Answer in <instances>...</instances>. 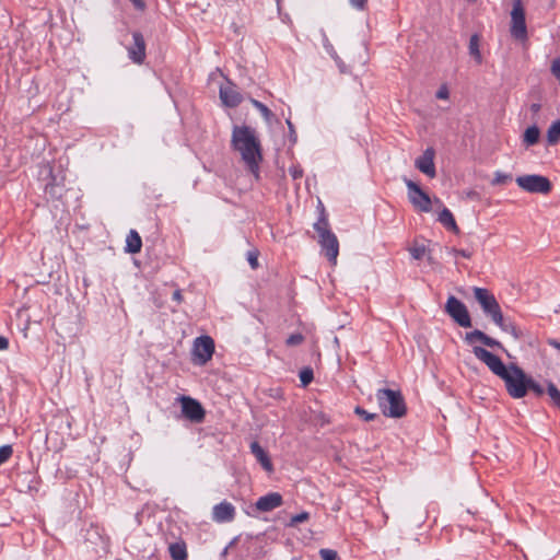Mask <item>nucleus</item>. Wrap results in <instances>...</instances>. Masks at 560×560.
<instances>
[{
  "label": "nucleus",
  "instance_id": "nucleus-1",
  "mask_svg": "<svg viewBox=\"0 0 560 560\" xmlns=\"http://www.w3.org/2000/svg\"><path fill=\"white\" fill-rule=\"evenodd\" d=\"M472 353L504 382L506 393L512 398L520 399L526 396L528 375L522 368L515 363L505 365L498 355L479 346L472 348Z\"/></svg>",
  "mask_w": 560,
  "mask_h": 560
},
{
  "label": "nucleus",
  "instance_id": "nucleus-2",
  "mask_svg": "<svg viewBox=\"0 0 560 560\" xmlns=\"http://www.w3.org/2000/svg\"><path fill=\"white\" fill-rule=\"evenodd\" d=\"M231 145L235 151L240 152L248 170L256 173L259 168V162L262 160V154L255 129L246 125L234 126Z\"/></svg>",
  "mask_w": 560,
  "mask_h": 560
},
{
  "label": "nucleus",
  "instance_id": "nucleus-3",
  "mask_svg": "<svg viewBox=\"0 0 560 560\" xmlns=\"http://www.w3.org/2000/svg\"><path fill=\"white\" fill-rule=\"evenodd\" d=\"M320 215L317 222L314 223V230L318 233V242L325 250V255L329 261L336 264L339 254V242L337 236L331 232L325 209L319 202Z\"/></svg>",
  "mask_w": 560,
  "mask_h": 560
},
{
  "label": "nucleus",
  "instance_id": "nucleus-4",
  "mask_svg": "<svg viewBox=\"0 0 560 560\" xmlns=\"http://www.w3.org/2000/svg\"><path fill=\"white\" fill-rule=\"evenodd\" d=\"M376 399L383 415L389 418H401L407 412L405 399L399 390L381 388L376 392Z\"/></svg>",
  "mask_w": 560,
  "mask_h": 560
},
{
  "label": "nucleus",
  "instance_id": "nucleus-5",
  "mask_svg": "<svg viewBox=\"0 0 560 560\" xmlns=\"http://www.w3.org/2000/svg\"><path fill=\"white\" fill-rule=\"evenodd\" d=\"M515 182L520 188L530 194L547 195L552 189L551 182L542 175H522L517 176Z\"/></svg>",
  "mask_w": 560,
  "mask_h": 560
},
{
  "label": "nucleus",
  "instance_id": "nucleus-6",
  "mask_svg": "<svg viewBox=\"0 0 560 560\" xmlns=\"http://www.w3.org/2000/svg\"><path fill=\"white\" fill-rule=\"evenodd\" d=\"M404 183L408 188V199L410 203L421 212H430L432 209V201L429 195L423 191L419 184L409 178L405 177Z\"/></svg>",
  "mask_w": 560,
  "mask_h": 560
},
{
  "label": "nucleus",
  "instance_id": "nucleus-7",
  "mask_svg": "<svg viewBox=\"0 0 560 560\" xmlns=\"http://www.w3.org/2000/svg\"><path fill=\"white\" fill-rule=\"evenodd\" d=\"M445 312L451 316V318L457 323L459 326L468 328L471 326V318L468 313L466 305L455 298L454 295H450L446 304Z\"/></svg>",
  "mask_w": 560,
  "mask_h": 560
},
{
  "label": "nucleus",
  "instance_id": "nucleus-8",
  "mask_svg": "<svg viewBox=\"0 0 560 560\" xmlns=\"http://www.w3.org/2000/svg\"><path fill=\"white\" fill-rule=\"evenodd\" d=\"M214 353V341L210 336L197 337L194 341L192 361L195 364L203 365L211 360Z\"/></svg>",
  "mask_w": 560,
  "mask_h": 560
},
{
  "label": "nucleus",
  "instance_id": "nucleus-9",
  "mask_svg": "<svg viewBox=\"0 0 560 560\" xmlns=\"http://www.w3.org/2000/svg\"><path fill=\"white\" fill-rule=\"evenodd\" d=\"M511 35L520 40L527 38V28L525 22V12L521 0H516L511 12Z\"/></svg>",
  "mask_w": 560,
  "mask_h": 560
},
{
  "label": "nucleus",
  "instance_id": "nucleus-10",
  "mask_svg": "<svg viewBox=\"0 0 560 560\" xmlns=\"http://www.w3.org/2000/svg\"><path fill=\"white\" fill-rule=\"evenodd\" d=\"M182 401V412L185 418L190 420L194 423H200L203 421L206 412L201 404L191 398L183 396L180 398Z\"/></svg>",
  "mask_w": 560,
  "mask_h": 560
},
{
  "label": "nucleus",
  "instance_id": "nucleus-11",
  "mask_svg": "<svg viewBox=\"0 0 560 560\" xmlns=\"http://www.w3.org/2000/svg\"><path fill=\"white\" fill-rule=\"evenodd\" d=\"M472 291L476 301L487 317L500 307L495 296L488 289L475 287Z\"/></svg>",
  "mask_w": 560,
  "mask_h": 560
},
{
  "label": "nucleus",
  "instance_id": "nucleus-12",
  "mask_svg": "<svg viewBox=\"0 0 560 560\" xmlns=\"http://www.w3.org/2000/svg\"><path fill=\"white\" fill-rule=\"evenodd\" d=\"M129 59L137 65L145 60V40L143 35L136 31L132 33V44L127 47Z\"/></svg>",
  "mask_w": 560,
  "mask_h": 560
},
{
  "label": "nucleus",
  "instance_id": "nucleus-13",
  "mask_svg": "<svg viewBox=\"0 0 560 560\" xmlns=\"http://www.w3.org/2000/svg\"><path fill=\"white\" fill-rule=\"evenodd\" d=\"M488 317L491 318V320L499 326L502 331L511 334L515 340L523 337L522 330L518 329L512 320L503 316L501 307L492 312Z\"/></svg>",
  "mask_w": 560,
  "mask_h": 560
},
{
  "label": "nucleus",
  "instance_id": "nucleus-14",
  "mask_svg": "<svg viewBox=\"0 0 560 560\" xmlns=\"http://www.w3.org/2000/svg\"><path fill=\"white\" fill-rule=\"evenodd\" d=\"M488 317L491 318V320L499 326L502 331L511 334L515 340L523 337L522 330L518 329L512 320L503 316L501 307L492 312Z\"/></svg>",
  "mask_w": 560,
  "mask_h": 560
},
{
  "label": "nucleus",
  "instance_id": "nucleus-15",
  "mask_svg": "<svg viewBox=\"0 0 560 560\" xmlns=\"http://www.w3.org/2000/svg\"><path fill=\"white\" fill-rule=\"evenodd\" d=\"M434 156V149L427 148L422 155L415 161V166L430 178H434L436 176Z\"/></svg>",
  "mask_w": 560,
  "mask_h": 560
},
{
  "label": "nucleus",
  "instance_id": "nucleus-16",
  "mask_svg": "<svg viewBox=\"0 0 560 560\" xmlns=\"http://www.w3.org/2000/svg\"><path fill=\"white\" fill-rule=\"evenodd\" d=\"M235 506L228 501H222L212 508L211 517L215 523H230L235 518Z\"/></svg>",
  "mask_w": 560,
  "mask_h": 560
},
{
  "label": "nucleus",
  "instance_id": "nucleus-17",
  "mask_svg": "<svg viewBox=\"0 0 560 560\" xmlns=\"http://www.w3.org/2000/svg\"><path fill=\"white\" fill-rule=\"evenodd\" d=\"M465 341L468 345H474L476 341H479L487 347L499 348L506 352L503 345L499 340L488 336L487 334H485L483 331H481L479 329H475L472 331L466 332Z\"/></svg>",
  "mask_w": 560,
  "mask_h": 560
},
{
  "label": "nucleus",
  "instance_id": "nucleus-18",
  "mask_svg": "<svg viewBox=\"0 0 560 560\" xmlns=\"http://www.w3.org/2000/svg\"><path fill=\"white\" fill-rule=\"evenodd\" d=\"M283 504L282 495L278 492H269L266 495L260 497L255 506L260 512H270Z\"/></svg>",
  "mask_w": 560,
  "mask_h": 560
},
{
  "label": "nucleus",
  "instance_id": "nucleus-19",
  "mask_svg": "<svg viewBox=\"0 0 560 560\" xmlns=\"http://www.w3.org/2000/svg\"><path fill=\"white\" fill-rule=\"evenodd\" d=\"M220 98L229 107H236L242 102V95L232 84L220 88Z\"/></svg>",
  "mask_w": 560,
  "mask_h": 560
},
{
  "label": "nucleus",
  "instance_id": "nucleus-20",
  "mask_svg": "<svg viewBox=\"0 0 560 560\" xmlns=\"http://www.w3.org/2000/svg\"><path fill=\"white\" fill-rule=\"evenodd\" d=\"M250 452L266 471L270 472L273 470V466L268 453L257 441L250 443Z\"/></svg>",
  "mask_w": 560,
  "mask_h": 560
},
{
  "label": "nucleus",
  "instance_id": "nucleus-21",
  "mask_svg": "<svg viewBox=\"0 0 560 560\" xmlns=\"http://www.w3.org/2000/svg\"><path fill=\"white\" fill-rule=\"evenodd\" d=\"M142 240L136 230H130L126 237L125 252L129 254H137L141 250Z\"/></svg>",
  "mask_w": 560,
  "mask_h": 560
},
{
  "label": "nucleus",
  "instance_id": "nucleus-22",
  "mask_svg": "<svg viewBox=\"0 0 560 560\" xmlns=\"http://www.w3.org/2000/svg\"><path fill=\"white\" fill-rule=\"evenodd\" d=\"M168 551L173 560H187V548L184 541H176L168 546Z\"/></svg>",
  "mask_w": 560,
  "mask_h": 560
},
{
  "label": "nucleus",
  "instance_id": "nucleus-23",
  "mask_svg": "<svg viewBox=\"0 0 560 560\" xmlns=\"http://www.w3.org/2000/svg\"><path fill=\"white\" fill-rule=\"evenodd\" d=\"M540 130L536 125L528 127L523 135V144L528 148L538 143Z\"/></svg>",
  "mask_w": 560,
  "mask_h": 560
},
{
  "label": "nucleus",
  "instance_id": "nucleus-24",
  "mask_svg": "<svg viewBox=\"0 0 560 560\" xmlns=\"http://www.w3.org/2000/svg\"><path fill=\"white\" fill-rule=\"evenodd\" d=\"M438 220L447 230H451L453 232H458V226L455 222L454 215L447 208H444L440 212Z\"/></svg>",
  "mask_w": 560,
  "mask_h": 560
},
{
  "label": "nucleus",
  "instance_id": "nucleus-25",
  "mask_svg": "<svg viewBox=\"0 0 560 560\" xmlns=\"http://www.w3.org/2000/svg\"><path fill=\"white\" fill-rule=\"evenodd\" d=\"M547 141L553 145L560 141V119L553 121L547 130Z\"/></svg>",
  "mask_w": 560,
  "mask_h": 560
},
{
  "label": "nucleus",
  "instance_id": "nucleus-26",
  "mask_svg": "<svg viewBox=\"0 0 560 560\" xmlns=\"http://www.w3.org/2000/svg\"><path fill=\"white\" fill-rule=\"evenodd\" d=\"M468 49L470 56L475 58L477 63H481L482 56L479 49V36L477 34L470 36Z\"/></svg>",
  "mask_w": 560,
  "mask_h": 560
},
{
  "label": "nucleus",
  "instance_id": "nucleus-27",
  "mask_svg": "<svg viewBox=\"0 0 560 560\" xmlns=\"http://www.w3.org/2000/svg\"><path fill=\"white\" fill-rule=\"evenodd\" d=\"M249 102L256 109L259 110V113L267 122H271L272 118L275 117V114L264 103L252 97L249 98Z\"/></svg>",
  "mask_w": 560,
  "mask_h": 560
},
{
  "label": "nucleus",
  "instance_id": "nucleus-28",
  "mask_svg": "<svg viewBox=\"0 0 560 560\" xmlns=\"http://www.w3.org/2000/svg\"><path fill=\"white\" fill-rule=\"evenodd\" d=\"M528 390H532L537 397H540L545 394L544 387L529 375L526 383V394Z\"/></svg>",
  "mask_w": 560,
  "mask_h": 560
},
{
  "label": "nucleus",
  "instance_id": "nucleus-29",
  "mask_svg": "<svg viewBox=\"0 0 560 560\" xmlns=\"http://www.w3.org/2000/svg\"><path fill=\"white\" fill-rule=\"evenodd\" d=\"M547 393L550 396L553 405L560 409V390L552 382L548 383Z\"/></svg>",
  "mask_w": 560,
  "mask_h": 560
},
{
  "label": "nucleus",
  "instance_id": "nucleus-30",
  "mask_svg": "<svg viewBox=\"0 0 560 560\" xmlns=\"http://www.w3.org/2000/svg\"><path fill=\"white\" fill-rule=\"evenodd\" d=\"M511 180H512V175L511 174H506V173H503L501 171H497L494 173L493 179L491 180V185H493V186L505 185V184H508Z\"/></svg>",
  "mask_w": 560,
  "mask_h": 560
},
{
  "label": "nucleus",
  "instance_id": "nucleus-31",
  "mask_svg": "<svg viewBox=\"0 0 560 560\" xmlns=\"http://www.w3.org/2000/svg\"><path fill=\"white\" fill-rule=\"evenodd\" d=\"M299 376H300V381H301L302 385L307 386L314 378L313 369L310 366L303 368L300 371Z\"/></svg>",
  "mask_w": 560,
  "mask_h": 560
},
{
  "label": "nucleus",
  "instance_id": "nucleus-32",
  "mask_svg": "<svg viewBox=\"0 0 560 560\" xmlns=\"http://www.w3.org/2000/svg\"><path fill=\"white\" fill-rule=\"evenodd\" d=\"M310 520V513L308 512H301L299 514L293 515L290 518V522L288 523L289 527H295L300 523H304Z\"/></svg>",
  "mask_w": 560,
  "mask_h": 560
},
{
  "label": "nucleus",
  "instance_id": "nucleus-33",
  "mask_svg": "<svg viewBox=\"0 0 560 560\" xmlns=\"http://www.w3.org/2000/svg\"><path fill=\"white\" fill-rule=\"evenodd\" d=\"M323 35V47L324 49L326 50V52L332 58V59H338V54L334 47V45L330 43V40L328 39L327 35L325 34V32L322 33Z\"/></svg>",
  "mask_w": 560,
  "mask_h": 560
},
{
  "label": "nucleus",
  "instance_id": "nucleus-34",
  "mask_svg": "<svg viewBox=\"0 0 560 560\" xmlns=\"http://www.w3.org/2000/svg\"><path fill=\"white\" fill-rule=\"evenodd\" d=\"M13 454V447L10 444L0 446V466L7 463Z\"/></svg>",
  "mask_w": 560,
  "mask_h": 560
},
{
  "label": "nucleus",
  "instance_id": "nucleus-35",
  "mask_svg": "<svg viewBox=\"0 0 560 560\" xmlns=\"http://www.w3.org/2000/svg\"><path fill=\"white\" fill-rule=\"evenodd\" d=\"M409 252L413 259L420 260L425 256L427 248L423 245H419V246L417 245V246H412L409 249Z\"/></svg>",
  "mask_w": 560,
  "mask_h": 560
},
{
  "label": "nucleus",
  "instance_id": "nucleus-36",
  "mask_svg": "<svg viewBox=\"0 0 560 560\" xmlns=\"http://www.w3.org/2000/svg\"><path fill=\"white\" fill-rule=\"evenodd\" d=\"M303 341H304V336L300 332H295V334L290 335L287 338L285 345L288 347H295V346L301 345Z\"/></svg>",
  "mask_w": 560,
  "mask_h": 560
},
{
  "label": "nucleus",
  "instance_id": "nucleus-37",
  "mask_svg": "<svg viewBox=\"0 0 560 560\" xmlns=\"http://www.w3.org/2000/svg\"><path fill=\"white\" fill-rule=\"evenodd\" d=\"M258 256H259V252L257 249H252V250L247 252V261H248L250 268L254 270L259 267Z\"/></svg>",
  "mask_w": 560,
  "mask_h": 560
},
{
  "label": "nucleus",
  "instance_id": "nucleus-38",
  "mask_svg": "<svg viewBox=\"0 0 560 560\" xmlns=\"http://www.w3.org/2000/svg\"><path fill=\"white\" fill-rule=\"evenodd\" d=\"M354 412L359 417H361L364 421H372L375 418H377L376 413H371V412L366 411L365 409H363L362 407H359V406L355 407Z\"/></svg>",
  "mask_w": 560,
  "mask_h": 560
},
{
  "label": "nucleus",
  "instance_id": "nucleus-39",
  "mask_svg": "<svg viewBox=\"0 0 560 560\" xmlns=\"http://www.w3.org/2000/svg\"><path fill=\"white\" fill-rule=\"evenodd\" d=\"M319 556L323 560H339L337 551L332 549H320Z\"/></svg>",
  "mask_w": 560,
  "mask_h": 560
},
{
  "label": "nucleus",
  "instance_id": "nucleus-40",
  "mask_svg": "<svg viewBox=\"0 0 560 560\" xmlns=\"http://www.w3.org/2000/svg\"><path fill=\"white\" fill-rule=\"evenodd\" d=\"M289 174L292 176L293 179H299L303 176V170L300 165H292L289 167Z\"/></svg>",
  "mask_w": 560,
  "mask_h": 560
},
{
  "label": "nucleus",
  "instance_id": "nucleus-41",
  "mask_svg": "<svg viewBox=\"0 0 560 560\" xmlns=\"http://www.w3.org/2000/svg\"><path fill=\"white\" fill-rule=\"evenodd\" d=\"M287 125H288V128H289V137H290V141L292 143H295L296 142V139H298V136H296V132H295V129H294V126L293 124L291 122L290 119H287Z\"/></svg>",
  "mask_w": 560,
  "mask_h": 560
},
{
  "label": "nucleus",
  "instance_id": "nucleus-42",
  "mask_svg": "<svg viewBox=\"0 0 560 560\" xmlns=\"http://www.w3.org/2000/svg\"><path fill=\"white\" fill-rule=\"evenodd\" d=\"M368 0H349V3L352 8L357 10H364L366 7Z\"/></svg>",
  "mask_w": 560,
  "mask_h": 560
},
{
  "label": "nucleus",
  "instance_id": "nucleus-43",
  "mask_svg": "<svg viewBox=\"0 0 560 560\" xmlns=\"http://www.w3.org/2000/svg\"><path fill=\"white\" fill-rule=\"evenodd\" d=\"M448 96H450V92H448V89L446 88V85H442L436 92V97L440 100H447Z\"/></svg>",
  "mask_w": 560,
  "mask_h": 560
},
{
  "label": "nucleus",
  "instance_id": "nucleus-44",
  "mask_svg": "<svg viewBox=\"0 0 560 560\" xmlns=\"http://www.w3.org/2000/svg\"><path fill=\"white\" fill-rule=\"evenodd\" d=\"M334 61L336 62L340 73H348L349 72L348 67L346 66V63L341 60V58L339 56H338V59H334Z\"/></svg>",
  "mask_w": 560,
  "mask_h": 560
},
{
  "label": "nucleus",
  "instance_id": "nucleus-45",
  "mask_svg": "<svg viewBox=\"0 0 560 560\" xmlns=\"http://www.w3.org/2000/svg\"><path fill=\"white\" fill-rule=\"evenodd\" d=\"M136 9L143 11L147 7L144 0H130Z\"/></svg>",
  "mask_w": 560,
  "mask_h": 560
},
{
  "label": "nucleus",
  "instance_id": "nucleus-46",
  "mask_svg": "<svg viewBox=\"0 0 560 560\" xmlns=\"http://www.w3.org/2000/svg\"><path fill=\"white\" fill-rule=\"evenodd\" d=\"M173 300L176 301L177 303H180L183 301V295H182V292L180 290H175L173 292Z\"/></svg>",
  "mask_w": 560,
  "mask_h": 560
},
{
  "label": "nucleus",
  "instance_id": "nucleus-47",
  "mask_svg": "<svg viewBox=\"0 0 560 560\" xmlns=\"http://www.w3.org/2000/svg\"><path fill=\"white\" fill-rule=\"evenodd\" d=\"M9 347V340L5 337L0 336V350H5Z\"/></svg>",
  "mask_w": 560,
  "mask_h": 560
},
{
  "label": "nucleus",
  "instance_id": "nucleus-48",
  "mask_svg": "<svg viewBox=\"0 0 560 560\" xmlns=\"http://www.w3.org/2000/svg\"><path fill=\"white\" fill-rule=\"evenodd\" d=\"M541 108V105L539 103H533L530 105V110L533 114H538Z\"/></svg>",
  "mask_w": 560,
  "mask_h": 560
},
{
  "label": "nucleus",
  "instance_id": "nucleus-49",
  "mask_svg": "<svg viewBox=\"0 0 560 560\" xmlns=\"http://www.w3.org/2000/svg\"><path fill=\"white\" fill-rule=\"evenodd\" d=\"M548 345L560 351V342L556 339H549Z\"/></svg>",
  "mask_w": 560,
  "mask_h": 560
},
{
  "label": "nucleus",
  "instance_id": "nucleus-50",
  "mask_svg": "<svg viewBox=\"0 0 560 560\" xmlns=\"http://www.w3.org/2000/svg\"><path fill=\"white\" fill-rule=\"evenodd\" d=\"M456 254L460 255L464 258H470V256H471L470 252L465 250V249L456 250Z\"/></svg>",
  "mask_w": 560,
  "mask_h": 560
}]
</instances>
